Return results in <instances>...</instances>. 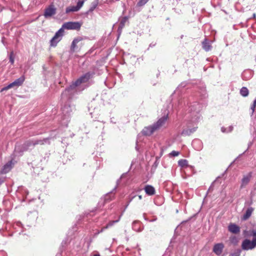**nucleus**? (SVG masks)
Returning <instances> with one entry per match:
<instances>
[{"instance_id": "f257e3e1", "label": "nucleus", "mask_w": 256, "mask_h": 256, "mask_svg": "<svg viewBox=\"0 0 256 256\" xmlns=\"http://www.w3.org/2000/svg\"><path fill=\"white\" fill-rule=\"evenodd\" d=\"M168 118V116H163L160 118L156 123L152 126L144 127L142 131L143 135L150 136L154 132L158 130L164 124Z\"/></svg>"}, {"instance_id": "f03ea898", "label": "nucleus", "mask_w": 256, "mask_h": 256, "mask_svg": "<svg viewBox=\"0 0 256 256\" xmlns=\"http://www.w3.org/2000/svg\"><path fill=\"white\" fill-rule=\"evenodd\" d=\"M92 76V74L90 72H86L79 78L76 80L66 90H69L70 89L74 88L79 86L82 83L87 82Z\"/></svg>"}, {"instance_id": "7ed1b4c3", "label": "nucleus", "mask_w": 256, "mask_h": 256, "mask_svg": "<svg viewBox=\"0 0 256 256\" xmlns=\"http://www.w3.org/2000/svg\"><path fill=\"white\" fill-rule=\"evenodd\" d=\"M64 30L62 28H60L55 34L54 36L50 41V46L55 47L56 46L58 43L60 42L64 35Z\"/></svg>"}, {"instance_id": "20e7f679", "label": "nucleus", "mask_w": 256, "mask_h": 256, "mask_svg": "<svg viewBox=\"0 0 256 256\" xmlns=\"http://www.w3.org/2000/svg\"><path fill=\"white\" fill-rule=\"evenodd\" d=\"M24 80H25V78H24V76H22L20 78L15 80L12 83H10V84H9L6 86H5V87L3 88H2V90H0V92H2L4 90H8L11 88H14L15 86L18 87V86H22V84L23 82H24Z\"/></svg>"}, {"instance_id": "39448f33", "label": "nucleus", "mask_w": 256, "mask_h": 256, "mask_svg": "<svg viewBox=\"0 0 256 256\" xmlns=\"http://www.w3.org/2000/svg\"><path fill=\"white\" fill-rule=\"evenodd\" d=\"M56 12V8L53 4H51L45 8L43 15L46 18H48L54 16Z\"/></svg>"}, {"instance_id": "423d86ee", "label": "nucleus", "mask_w": 256, "mask_h": 256, "mask_svg": "<svg viewBox=\"0 0 256 256\" xmlns=\"http://www.w3.org/2000/svg\"><path fill=\"white\" fill-rule=\"evenodd\" d=\"M81 27V24L79 22H66L64 23L61 28L66 30H79Z\"/></svg>"}, {"instance_id": "0eeeda50", "label": "nucleus", "mask_w": 256, "mask_h": 256, "mask_svg": "<svg viewBox=\"0 0 256 256\" xmlns=\"http://www.w3.org/2000/svg\"><path fill=\"white\" fill-rule=\"evenodd\" d=\"M256 247V240L250 241V240L245 239L242 244V248L243 250H252Z\"/></svg>"}, {"instance_id": "6e6552de", "label": "nucleus", "mask_w": 256, "mask_h": 256, "mask_svg": "<svg viewBox=\"0 0 256 256\" xmlns=\"http://www.w3.org/2000/svg\"><path fill=\"white\" fill-rule=\"evenodd\" d=\"M252 176L251 172H250L248 174L243 176L241 182V184L240 186V188H245L248 184Z\"/></svg>"}, {"instance_id": "1a4fd4ad", "label": "nucleus", "mask_w": 256, "mask_h": 256, "mask_svg": "<svg viewBox=\"0 0 256 256\" xmlns=\"http://www.w3.org/2000/svg\"><path fill=\"white\" fill-rule=\"evenodd\" d=\"M14 162L13 160H11L8 162L6 164H5L2 169V174H6L8 172H9L12 168L14 166Z\"/></svg>"}, {"instance_id": "9d476101", "label": "nucleus", "mask_w": 256, "mask_h": 256, "mask_svg": "<svg viewBox=\"0 0 256 256\" xmlns=\"http://www.w3.org/2000/svg\"><path fill=\"white\" fill-rule=\"evenodd\" d=\"M224 248V244L222 243H218L214 245L213 252L216 255L220 256Z\"/></svg>"}, {"instance_id": "9b49d317", "label": "nucleus", "mask_w": 256, "mask_h": 256, "mask_svg": "<svg viewBox=\"0 0 256 256\" xmlns=\"http://www.w3.org/2000/svg\"><path fill=\"white\" fill-rule=\"evenodd\" d=\"M82 38L80 37L77 38H74L72 41L71 46H70V50L73 52L76 51L78 47L76 46V44L82 41Z\"/></svg>"}, {"instance_id": "f8f14e48", "label": "nucleus", "mask_w": 256, "mask_h": 256, "mask_svg": "<svg viewBox=\"0 0 256 256\" xmlns=\"http://www.w3.org/2000/svg\"><path fill=\"white\" fill-rule=\"evenodd\" d=\"M144 190L146 193L149 196H152L155 194L154 188L152 186L146 185Z\"/></svg>"}, {"instance_id": "ddd939ff", "label": "nucleus", "mask_w": 256, "mask_h": 256, "mask_svg": "<svg viewBox=\"0 0 256 256\" xmlns=\"http://www.w3.org/2000/svg\"><path fill=\"white\" fill-rule=\"evenodd\" d=\"M228 230L233 234H238L240 231V229L236 224H230L228 226Z\"/></svg>"}, {"instance_id": "4468645a", "label": "nucleus", "mask_w": 256, "mask_h": 256, "mask_svg": "<svg viewBox=\"0 0 256 256\" xmlns=\"http://www.w3.org/2000/svg\"><path fill=\"white\" fill-rule=\"evenodd\" d=\"M253 210L254 208H248L246 210V213L243 216L242 219L244 220H248L252 215Z\"/></svg>"}, {"instance_id": "2eb2a0df", "label": "nucleus", "mask_w": 256, "mask_h": 256, "mask_svg": "<svg viewBox=\"0 0 256 256\" xmlns=\"http://www.w3.org/2000/svg\"><path fill=\"white\" fill-rule=\"evenodd\" d=\"M178 164L181 168H187L188 166V161L186 159H181L178 161Z\"/></svg>"}, {"instance_id": "dca6fc26", "label": "nucleus", "mask_w": 256, "mask_h": 256, "mask_svg": "<svg viewBox=\"0 0 256 256\" xmlns=\"http://www.w3.org/2000/svg\"><path fill=\"white\" fill-rule=\"evenodd\" d=\"M240 94L244 96H247L248 95L249 91L246 87H242L240 90Z\"/></svg>"}, {"instance_id": "f3484780", "label": "nucleus", "mask_w": 256, "mask_h": 256, "mask_svg": "<svg viewBox=\"0 0 256 256\" xmlns=\"http://www.w3.org/2000/svg\"><path fill=\"white\" fill-rule=\"evenodd\" d=\"M78 8H76V6H68L66 8V13H69L70 12H77Z\"/></svg>"}, {"instance_id": "a211bd4d", "label": "nucleus", "mask_w": 256, "mask_h": 256, "mask_svg": "<svg viewBox=\"0 0 256 256\" xmlns=\"http://www.w3.org/2000/svg\"><path fill=\"white\" fill-rule=\"evenodd\" d=\"M202 48L206 51H208L210 49V46L206 40L202 42Z\"/></svg>"}, {"instance_id": "6ab92c4d", "label": "nucleus", "mask_w": 256, "mask_h": 256, "mask_svg": "<svg viewBox=\"0 0 256 256\" xmlns=\"http://www.w3.org/2000/svg\"><path fill=\"white\" fill-rule=\"evenodd\" d=\"M40 142H41L40 140V141H36V142H32V141H28V142H26L25 143V144L27 146H30L32 145L35 146L36 144H41Z\"/></svg>"}, {"instance_id": "aec40b11", "label": "nucleus", "mask_w": 256, "mask_h": 256, "mask_svg": "<svg viewBox=\"0 0 256 256\" xmlns=\"http://www.w3.org/2000/svg\"><path fill=\"white\" fill-rule=\"evenodd\" d=\"M118 220H112V221H110V222L107 224L106 226H105V227H104L102 230V231L104 229H106V228H107L111 226H112L114 224V223H116L117 222H118Z\"/></svg>"}, {"instance_id": "412c9836", "label": "nucleus", "mask_w": 256, "mask_h": 256, "mask_svg": "<svg viewBox=\"0 0 256 256\" xmlns=\"http://www.w3.org/2000/svg\"><path fill=\"white\" fill-rule=\"evenodd\" d=\"M148 1V0H140L138 2V6H142L144 5Z\"/></svg>"}, {"instance_id": "4be33fe9", "label": "nucleus", "mask_w": 256, "mask_h": 256, "mask_svg": "<svg viewBox=\"0 0 256 256\" xmlns=\"http://www.w3.org/2000/svg\"><path fill=\"white\" fill-rule=\"evenodd\" d=\"M84 1H78L77 3V5L76 6L78 10L84 4Z\"/></svg>"}, {"instance_id": "5701e85b", "label": "nucleus", "mask_w": 256, "mask_h": 256, "mask_svg": "<svg viewBox=\"0 0 256 256\" xmlns=\"http://www.w3.org/2000/svg\"><path fill=\"white\" fill-rule=\"evenodd\" d=\"M230 242L234 244H237L238 240L236 236L231 237L230 238Z\"/></svg>"}, {"instance_id": "b1692460", "label": "nucleus", "mask_w": 256, "mask_h": 256, "mask_svg": "<svg viewBox=\"0 0 256 256\" xmlns=\"http://www.w3.org/2000/svg\"><path fill=\"white\" fill-rule=\"evenodd\" d=\"M240 250H238L234 252L231 254L230 256H240Z\"/></svg>"}, {"instance_id": "393cba45", "label": "nucleus", "mask_w": 256, "mask_h": 256, "mask_svg": "<svg viewBox=\"0 0 256 256\" xmlns=\"http://www.w3.org/2000/svg\"><path fill=\"white\" fill-rule=\"evenodd\" d=\"M172 156H176L180 154V152L178 151L172 150L170 154Z\"/></svg>"}, {"instance_id": "a878e982", "label": "nucleus", "mask_w": 256, "mask_h": 256, "mask_svg": "<svg viewBox=\"0 0 256 256\" xmlns=\"http://www.w3.org/2000/svg\"><path fill=\"white\" fill-rule=\"evenodd\" d=\"M12 55H13V52H11L10 56V62L12 63V64H13L14 62V58Z\"/></svg>"}, {"instance_id": "bb28decb", "label": "nucleus", "mask_w": 256, "mask_h": 256, "mask_svg": "<svg viewBox=\"0 0 256 256\" xmlns=\"http://www.w3.org/2000/svg\"><path fill=\"white\" fill-rule=\"evenodd\" d=\"M256 106V104H254L253 102V104L251 106V109L252 110V112L254 111Z\"/></svg>"}, {"instance_id": "cd10ccee", "label": "nucleus", "mask_w": 256, "mask_h": 256, "mask_svg": "<svg viewBox=\"0 0 256 256\" xmlns=\"http://www.w3.org/2000/svg\"><path fill=\"white\" fill-rule=\"evenodd\" d=\"M135 197H136V196H131L130 201H131L133 198H134Z\"/></svg>"}, {"instance_id": "c85d7f7f", "label": "nucleus", "mask_w": 256, "mask_h": 256, "mask_svg": "<svg viewBox=\"0 0 256 256\" xmlns=\"http://www.w3.org/2000/svg\"><path fill=\"white\" fill-rule=\"evenodd\" d=\"M138 199L140 200H142V196L141 195H140V196H138Z\"/></svg>"}, {"instance_id": "c756f323", "label": "nucleus", "mask_w": 256, "mask_h": 256, "mask_svg": "<svg viewBox=\"0 0 256 256\" xmlns=\"http://www.w3.org/2000/svg\"><path fill=\"white\" fill-rule=\"evenodd\" d=\"M254 104H256V99L254 101Z\"/></svg>"}, {"instance_id": "7c9ffc66", "label": "nucleus", "mask_w": 256, "mask_h": 256, "mask_svg": "<svg viewBox=\"0 0 256 256\" xmlns=\"http://www.w3.org/2000/svg\"><path fill=\"white\" fill-rule=\"evenodd\" d=\"M94 256H100L99 254H94Z\"/></svg>"}, {"instance_id": "2f4dec72", "label": "nucleus", "mask_w": 256, "mask_h": 256, "mask_svg": "<svg viewBox=\"0 0 256 256\" xmlns=\"http://www.w3.org/2000/svg\"><path fill=\"white\" fill-rule=\"evenodd\" d=\"M1 184V182H0V184Z\"/></svg>"}]
</instances>
